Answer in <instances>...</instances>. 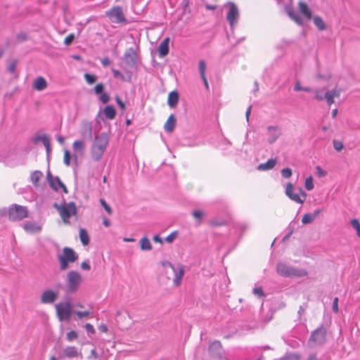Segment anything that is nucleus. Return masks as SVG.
Returning a JSON list of instances; mask_svg holds the SVG:
<instances>
[{"label":"nucleus","mask_w":360,"mask_h":360,"mask_svg":"<svg viewBox=\"0 0 360 360\" xmlns=\"http://www.w3.org/2000/svg\"><path fill=\"white\" fill-rule=\"evenodd\" d=\"M109 143L107 134L101 133L96 136L91 147V155L94 160L98 161L103 155Z\"/></svg>","instance_id":"f257e3e1"},{"label":"nucleus","mask_w":360,"mask_h":360,"mask_svg":"<svg viewBox=\"0 0 360 360\" xmlns=\"http://www.w3.org/2000/svg\"><path fill=\"white\" fill-rule=\"evenodd\" d=\"M277 273L283 277H303L307 275V272L301 269H296L283 262L278 263L276 266Z\"/></svg>","instance_id":"f03ea898"},{"label":"nucleus","mask_w":360,"mask_h":360,"mask_svg":"<svg viewBox=\"0 0 360 360\" xmlns=\"http://www.w3.org/2000/svg\"><path fill=\"white\" fill-rule=\"evenodd\" d=\"M53 207L58 210L63 222L65 224L69 222V219L71 217L77 214V208L74 202H64L60 205L55 203Z\"/></svg>","instance_id":"7ed1b4c3"},{"label":"nucleus","mask_w":360,"mask_h":360,"mask_svg":"<svg viewBox=\"0 0 360 360\" xmlns=\"http://www.w3.org/2000/svg\"><path fill=\"white\" fill-rule=\"evenodd\" d=\"M285 194L291 200L299 204H302L307 198L306 193L301 188L295 189L291 183L287 184Z\"/></svg>","instance_id":"20e7f679"},{"label":"nucleus","mask_w":360,"mask_h":360,"mask_svg":"<svg viewBox=\"0 0 360 360\" xmlns=\"http://www.w3.org/2000/svg\"><path fill=\"white\" fill-rule=\"evenodd\" d=\"M81 275L75 271H70L67 275V290L68 293H74L78 289L82 283Z\"/></svg>","instance_id":"39448f33"},{"label":"nucleus","mask_w":360,"mask_h":360,"mask_svg":"<svg viewBox=\"0 0 360 360\" xmlns=\"http://www.w3.org/2000/svg\"><path fill=\"white\" fill-rule=\"evenodd\" d=\"M8 214L11 220L20 221L27 217L28 211L26 207L14 204L9 208Z\"/></svg>","instance_id":"423d86ee"},{"label":"nucleus","mask_w":360,"mask_h":360,"mask_svg":"<svg viewBox=\"0 0 360 360\" xmlns=\"http://www.w3.org/2000/svg\"><path fill=\"white\" fill-rule=\"evenodd\" d=\"M57 316L62 321H68L72 314V305L70 302H59L55 305Z\"/></svg>","instance_id":"0eeeda50"},{"label":"nucleus","mask_w":360,"mask_h":360,"mask_svg":"<svg viewBox=\"0 0 360 360\" xmlns=\"http://www.w3.org/2000/svg\"><path fill=\"white\" fill-rule=\"evenodd\" d=\"M165 266L170 267L174 273L173 284L175 287H179L181 284V280L185 274V266L181 264H172L170 262H166Z\"/></svg>","instance_id":"6e6552de"},{"label":"nucleus","mask_w":360,"mask_h":360,"mask_svg":"<svg viewBox=\"0 0 360 360\" xmlns=\"http://www.w3.org/2000/svg\"><path fill=\"white\" fill-rule=\"evenodd\" d=\"M225 6L229 8V11L226 15V20L229 22L231 28L234 29L238 23L239 19V11L237 6L233 2H228Z\"/></svg>","instance_id":"1a4fd4ad"},{"label":"nucleus","mask_w":360,"mask_h":360,"mask_svg":"<svg viewBox=\"0 0 360 360\" xmlns=\"http://www.w3.org/2000/svg\"><path fill=\"white\" fill-rule=\"evenodd\" d=\"M315 98L318 101L326 100L328 105L330 106L334 103V98L337 96L336 91L326 90L325 89H316L314 91Z\"/></svg>","instance_id":"9d476101"},{"label":"nucleus","mask_w":360,"mask_h":360,"mask_svg":"<svg viewBox=\"0 0 360 360\" xmlns=\"http://www.w3.org/2000/svg\"><path fill=\"white\" fill-rule=\"evenodd\" d=\"M326 330L323 328H319L315 330L309 340V344L311 346L319 345L325 342Z\"/></svg>","instance_id":"9b49d317"},{"label":"nucleus","mask_w":360,"mask_h":360,"mask_svg":"<svg viewBox=\"0 0 360 360\" xmlns=\"http://www.w3.org/2000/svg\"><path fill=\"white\" fill-rule=\"evenodd\" d=\"M106 15L109 17L112 22H122L125 21L122 10L120 7L116 6L112 8L106 12Z\"/></svg>","instance_id":"f8f14e48"},{"label":"nucleus","mask_w":360,"mask_h":360,"mask_svg":"<svg viewBox=\"0 0 360 360\" xmlns=\"http://www.w3.org/2000/svg\"><path fill=\"white\" fill-rule=\"evenodd\" d=\"M58 296V292L52 290H46L41 295V302L43 304L53 303Z\"/></svg>","instance_id":"ddd939ff"},{"label":"nucleus","mask_w":360,"mask_h":360,"mask_svg":"<svg viewBox=\"0 0 360 360\" xmlns=\"http://www.w3.org/2000/svg\"><path fill=\"white\" fill-rule=\"evenodd\" d=\"M267 131V140L271 144L274 143L281 135V129L276 126H269Z\"/></svg>","instance_id":"4468645a"},{"label":"nucleus","mask_w":360,"mask_h":360,"mask_svg":"<svg viewBox=\"0 0 360 360\" xmlns=\"http://www.w3.org/2000/svg\"><path fill=\"white\" fill-rule=\"evenodd\" d=\"M47 178L49 181L50 186L55 190V191H59L60 189H62L65 193H67V188L64 184L60 181L59 177L56 176L55 178H53L51 174L49 172L47 174Z\"/></svg>","instance_id":"2eb2a0df"},{"label":"nucleus","mask_w":360,"mask_h":360,"mask_svg":"<svg viewBox=\"0 0 360 360\" xmlns=\"http://www.w3.org/2000/svg\"><path fill=\"white\" fill-rule=\"evenodd\" d=\"M124 60L129 66H134L136 63L137 55L133 48H129L124 54Z\"/></svg>","instance_id":"dca6fc26"},{"label":"nucleus","mask_w":360,"mask_h":360,"mask_svg":"<svg viewBox=\"0 0 360 360\" xmlns=\"http://www.w3.org/2000/svg\"><path fill=\"white\" fill-rule=\"evenodd\" d=\"M25 231L28 233H37L41 231V226L34 221H26L23 224Z\"/></svg>","instance_id":"f3484780"},{"label":"nucleus","mask_w":360,"mask_h":360,"mask_svg":"<svg viewBox=\"0 0 360 360\" xmlns=\"http://www.w3.org/2000/svg\"><path fill=\"white\" fill-rule=\"evenodd\" d=\"M59 257L70 263L75 262L77 259V256L74 250L70 248H65L63 251V255Z\"/></svg>","instance_id":"a211bd4d"},{"label":"nucleus","mask_w":360,"mask_h":360,"mask_svg":"<svg viewBox=\"0 0 360 360\" xmlns=\"http://www.w3.org/2000/svg\"><path fill=\"white\" fill-rule=\"evenodd\" d=\"M285 10L288 15V16L294 20L297 24L302 25V20L300 17V15L294 11L293 7L292 6V4L286 5L285 7Z\"/></svg>","instance_id":"6ab92c4d"},{"label":"nucleus","mask_w":360,"mask_h":360,"mask_svg":"<svg viewBox=\"0 0 360 360\" xmlns=\"http://www.w3.org/2000/svg\"><path fill=\"white\" fill-rule=\"evenodd\" d=\"M82 356V354L78 352L77 349L73 346H68L63 349V356L67 358H74Z\"/></svg>","instance_id":"aec40b11"},{"label":"nucleus","mask_w":360,"mask_h":360,"mask_svg":"<svg viewBox=\"0 0 360 360\" xmlns=\"http://www.w3.org/2000/svg\"><path fill=\"white\" fill-rule=\"evenodd\" d=\"M321 212V210L320 209H316L312 213H307L304 214L302 219V224H307L313 222Z\"/></svg>","instance_id":"412c9836"},{"label":"nucleus","mask_w":360,"mask_h":360,"mask_svg":"<svg viewBox=\"0 0 360 360\" xmlns=\"http://www.w3.org/2000/svg\"><path fill=\"white\" fill-rule=\"evenodd\" d=\"M276 159H269L264 163L259 164L257 169L259 171H267L273 169L276 165Z\"/></svg>","instance_id":"4be33fe9"},{"label":"nucleus","mask_w":360,"mask_h":360,"mask_svg":"<svg viewBox=\"0 0 360 360\" xmlns=\"http://www.w3.org/2000/svg\"><path fill=\"white\" fill-rule=\"evenodd\" d=\"M47 87V82L42 77H38L33 82V88L37 91H43Z\"/></svg>","instance_id":"5701e85b"},{"label":"nucleus","mask_w":360,"mask_h":360,"mask_svg":"<svg viewBox=\"0 0 360 360\" xmlns=\"http://www.w3.org/2000/svg\"><path fill=\"white\" fill-rule=\"evenodd\" d=\"M300 12L308 20L311 18L312 13L307 6V4L303 1H300L298 4Z\"/></svg>","instance_id":"b1692460"},{"label":"nucleus","mask_w":360,"mask_h":360,"mask_svg":"<svg viewBox=\"0 0 360 360\" xmlns=\"http://www.w3.org/2000/svg\"><path fill=\"white\" fill-rule=\"evenodd\" d=\"M169 41L168 37L165 38L160 44L158 47V53L160 56H165L169 52Z\"/></svg>","instance_id":"393cba45"},{"label":"nucleus","mask_w":360,"mask_h":360,"mask_svg":"<svg viewBox=\"0 0 360 360\" xmlns=\"http://www.w3.org/2000/svg\"><path fill=\"white\" fill-rule=\"evenodd\" d=\"M179 100V95L176 91H172L168 95L167 103L170 108H174Z\"/></svg>","instance_id":"a878e982"},{"label":"nucleus","mask_w":360,"mask_h":360,"mask_svg":"<svg viewBox=\"0 0 360 360\" xmlns=\"http://www.w3.org/2000/svg\"><path fill=\"white\" fill-rule=\"evenodd\" d=\"M175 124H176V118L174 115H171L168 117L166 123L165 124V127H164L165 130L167 132H172L174 129Z\"/></svg>","instance_id":"bb28decb"},{"label":"nucleus","mask_w":360,"mask_h":360,"mask_svg":"<svg viewBox=\"0 0 360 360\" xmlns=\"http://www.w3.org/2000/svg\"><path fill=\"white\" fill-rule=\"evenodd\" d=\"M103 113L108 119L112 120L115 117L116 110L113 106L107 105L103 109Z\"/></svg>","instance_id":"cd10ccee"},{"label":"nucleus","mask_w":360,"mask_h":360,"mask_svg":"<svg viewBox=\"0 0 360 360\" xmlns=\"http://www.w3.org/2000/svg\"><path fill=\"white\" fill-rule=\"evenodd\" d=\"M73 150L75 153L82 154L85 148V144L83 141L77 140L72 144Z\"/></svg>","instance_id":"c85d7f7f"},{"label":"nucleus","mask_w":360,"mask_h":360,"mask_svg":"<svg viewBox=\"0 0 360 360\" xmlns=\"http://www.w3.org/2000/svg\"><path fill=\"white\" fill-rule=\"evenodd\" d=\"M79 238L83 245H88L89 243V236L87 231L84 229L79 230Z\"/></svg>","instance_id":"c756f323"},{"label":"nucleus","mask_w":360,"mask_h":360,"mask_svg":"<svg viewBox=\"0 0 360 360\" xmlns=\"http://www.w3.org/2000/svg\"><path fill=\"white\" fill-rule=\"evenodd\" d=\"M42 176V172L39 170H36L31 174L30 180L34 186H37L38 185V181Z\"/></svg>","instance_id":"7c9ffc66"},{"label":"nucleus","mask_w":360,"mask_h":360,"mask_svg":"<svg viewBox=\"0 0 360 360\" xmlns=\"http://www.w3.org/2000/svg\"><path fill=\"white\" fill-rule=\"evenodd\" d=\"M37 140L41 141L43 144L44 145L47 153H49L51 150V146H50V141L49 139L46 135H40L37 137Z\"/></svg>","instance_id":"2f4dec72"},{"label":"nucleus","mask_w":360,"mask_h":360,"mask_svg":"<svg viewBox=\"0 0 360 360\" xmlns=\"http://www.w3.org/2000/svg\"><path fill=\"white\" fill-rule=\"evenodd\" d=\"M140 245L142 250H150L152 249L151 243L146 237H143L141 239Z\"/></svg>","instance_id":"473e14b6"},{"label":"nucleus","mask_w":360,"mask_h":360,"mask_svg":"<svg viewBox=\"0 0 360 360\" xmlns=\"http://www.w3.org/2000/svg\"><path fill=\"white\" fill-rule=\"evenodd\" d=\"M314 25L319 30H323L326 29V25L321 18L319 16H315L314 18Z\"/></svg>","instance_id":"72a5a7b5"},{"label":"nucleus","mask_w":360,"mask_h":360,"mask_svg":"<svg viewBox=\"0 0 360 360\" xmlns=\"http://www.w3.org/2000/svg\"><path fill=\"white\" fill-rule=\"evenodd\" d=\"M199 72L201 77H206L205 76V70H206V63L205 60H201L199 61L198 64Z\"/></svg>","instance_id":"f704fd0d"},{"label":"nucleus","mask_w":360,"mask_h":360,"mask_svg":"<svg viewBox=\"0 0 360 360\" xmlns=\"http://www.w3.org/2000/svg\"><path fill=\"white\" fill-rule=\"evenodd\" d=\"M221 349V343L219 341H214L209 347V350L211 353L217 352Z\"/></svg>","instance_id":"c9c22d12"},{"label":"nucleus","mask_w":360,"mask_h":360,"mask_svg":"<svg viewBox=\"0 0 360 360\" xmlns=\"http://www.w3.org/2000/svg\"><path fill=\"white\" fill-rule=\"evenodd\" d=\"M352 226L354 228L356 231V235L360 238V223L358 219H354L351 221Z\"/></svg>","instance_id":"e433bc0d"},{"label":"nucleus","mask_w":360,"mask_h":360,"mask_svg":"<svg viewBox=\"0 0 360 360\" xmlns=\"http://www.w3.org/2000/svg\"><path fill=\"white\" fill-rule=\"evenodd\" d=\"M304 186L307 191H311L313 189V188H314L313 179L311 176L306 179L305 182H304Z\"/></svg>","instance_id":"4c0bfd02"},{"label":"nucleus","mask_w":360,"mask_h":360,"mask_svg":"<svg viewBox=\"0 0 360 360\" xmlns=\"http://www.w3.org/2000/svg\"><path fill=\"white\" fill-rule=\"evenodd\" d=\"M84 78L86 82L89 84H92L96 81V77L94 75H91L89 73H86L84 75Z\"/></svg>","instance_id":"58836bf2"},{"label":"nucleus","mask_w":360,"mask_h":360,"mask_svg":"<svg viewBox=\"0 0 360 360\" xmlns=\"http://www.w3.org/2000/svg\"><path fill=\"white\" fill-rule=\"evenodd\" d=\"M70 160H71V155L68 150H65L64 151V159L63 162L64 164L67 166L70 165Z\"/></svg>","instance_id":"ea45409f"},{"label":"nucleus","mask_w":360,"mask_h":360,"mask_svg":"<svg viewBox=\"0 0 360 360\" xmlns=\"http://www.w3.org/2000/svg\"><path fill=\"white\" fill-rule=\"evenodd\" d=\"M281 175L283 178L288 179L292 176V169L290 168H284L281 172Z\"/></svg>","instance_id":"a19ab883"},{"label":"nucleus","mask_w":360,"mask_h":360,"mask_svg":"<svg viewBox=\"0 0 360 360\" xmlns=\"http://www.w3.org/2000/svg\"><path fill=\"white\" fill-rule=\"evenodd\" d=\"M112 74H113V77L115 78L120 79L122 81H125V77L119 70H115V69H112Z\"/></svg>","instance_id":"79ce46f5"},{"label":"nucleus","mask_w":360,"mask_h":360,"mask_svg":"<svg viewBox=\"0 0 360 360\" xmlns=\"http://www.w3.org/2000/svg\"><path fill=\"white\" fill-rule=\"evenodd\" d=\"M66 338L69 342H72L77 338V333L74 330H71L67 333Z\"/></svg>","instance_id":"37998d69"},{"label":"nucleus","mask_w":360,"mask_h":360,"mask_svg":"<svg viewBox=\"0 0 360 360\" xmlns=\"http://www.w3.org/2000/svg\"><path fill=\"white\" fill-rule=\"evenodd\" d=\"M193 217L199 221V222L201 221L202 217L204 216V213L201 210H195L192 213Z\"/></svg>","instance_id":"c03bdc74"},{"label":"nucleus","mask_w":360,"mask_h":360,"mask_svg":"<svg viewBox=\"0 0 360 360\" xmlns=\"http://www.w3.org/2000/svg\"><path fill=\"white\" fill-rule=\"evenodd\" d=\"M104 86L103 84L100 83L96 85L94 87V92L96 95H100L103 93Z\"/></svg>","instance_id":"a18cd8bd"},{"label":"nucleus","mask_w":360,"mask_h":360,"mask_svg":"<svg viewBox=\"0 0 360 360\" xmlns=\"http://www.w3.org/2000/svg\"><path fill=\"white\" fill-rule=\"evenodd\" d=\"M177 236L176 231H173L169 236L165 238V241L172 243Z\"/></svg>","instance_id":"49530a36"},{"label":"nucleus","mask_w":360,"mask_h":360,"mask_svg":"<svg viewBox=\"0 0 360 360\" xmlns=\"http://www.w3.org/2000/svg\"><path fill=\"white\" fill-rule=\"evenodd\" d=\"M100 202L101 204V205L103 207V208L105 210V211L109 214H112V209L110 208V207L106 203V202L105 201V200L103 199H101L100 200Z\"/></svg>","instance_id":"de8ad7c7"},{"label":"nucleus","mask_w":360,"mask_h":360,"mask_svg":"<svg viewBox=\"0 0 360 360\" xmlns=\"http://www.w3.org/2000/svg\"><path fill=\"white\" fill-rule=\"evenodd\" d=\"M60 267L61 270H65L68 267L69 262L65 260L62 257H59Z\"/></svg>","instance_id":"09e8293b"},{"label":"nucleus","mask_w":360,"mask_h":360,"mask_svg":"<svg viewBox=\"0 0 360 360\" xmlns=\"http://www.w3.org/2000/svg\"><path fill=\"white\" fill-rule=\"evenodd\" d=\"M99 100L103 103H106L109 101L110 100V96L108 94L106 93H102L101 94H100V96H99Z\"/></svg>","instance_id":"8fccbe9b"},{"label":"nucleus","mask_w":360,"mask_h":360,"mask_svg":"<svg viewBox=\"0 0 360 360\" xmlns=\"http://www.w3.org/2000/svg\"><path fill=\"white\" fill-rule=\"evenodd\" d=\"M253 293L258 297L264 296V292L261 287L255 288L253 289Z\"/></svg>","instance_id":"3c124183"},{"label":"nucleus","mask_w":360,"mask_h":360,"mask_svg":"<svg viewBox=\"0 0 360 360\" xmlns=\"http://www.w3.org/2000/svg\"><path fill=\"white\" fill-rule=\"evenodd\" d=\"M316 175L319 177H323L326 175V172L323 169H322L319 166H317L316 167Z\"/></svg>","instance_id":"603ef678"},{"label":"nucleus","mask_w":360,"mask_h":360,"mask_svg":"<svg viewBox=\"0 0 360 360\" xmlns=\"http://www.w3.org/2000/svg\"><path fill=\"white\" fill-rule=\"evenodd\" d=\"M76 315L77 316V318L81 319L83 317L87 316L89 315L90 312L89 311H75V312Z\"/></svg>","instance_id":"864d4df0"},{"label":"nucleus","mask_w":360,"mask_h":360,"mask_svg":"<svg viewBox=\"0 0 360 360\" xmlns=\"http://www.w3.org/2000/svg\"><path fill=\"white\" fill-rule=\"evenodd\" d=\"M74 38H75V36L73 34H70L69 35H68L65 38V40H64V44L65 45H69L70 44L72 41L74 40Z\"/></svg>","instance_id":"5fc2aeb1"},{"label":"nucleus","mask_w":360,"mask_h":360,"mask_svg":"<svg viewBox=\"0 0 360 360\" xmlns=\"http://www.w3.org/2000/svg\"><path fill=\"white\" fill-rule=\"evenodd\" d=\"M16 65H17V62L15 60H13V62L11 63V64L9 65L8 68V71L11 73H13L15 72Z\"/></svg>","instance_id":"6e6d98bb"},{"label":"nucleus","mask_w":360,"mask_h":360,"mask_svg":"<svg viewBox=\"0 0 360 360\" xmlns=\"http://www.w3.org/2000/svg\"><path fill=\"white\" fill-rule=\"evenodd\" d=\"M84 327L87 332L92 333V334H94L95 333V329L91 323H86Z\"/></svg>","instance_id":"4d7b16f0"},{"label":"nucleus","mask_w":360,"mask_h":360,"mask_svg":"<svg viewBox=\"0 0 360 360\" xmlns=\"http://www.w3.org/2000/svg\"><path fill=\"white\" fill-rule=\"evenodd\" d=\"M81 268L84 270H90L91 266L88 262L84 261L81 264Z\"/></svg>","instance_id":"13d9d810"},{"label":"nucleus","mask_w":360,"mask_h":360,"mask_svg":"<svg viewBox=\"0 0 360 360\" xmlns=\"http://www.w3.org/2000/svg\"><path fill=\"white\" fill-rule=\"evenodd\" d=\"M116 102H117V103L118 106H119L121 109H122V110H124V108H125V105H124V103L122 102V101L119 97H117V98H116Z\"/></svg>","instance_id":"bf43d9fd"},{"label":"nucleus","mask_w":360,"mask_h":360,"mask_svg":"<svg viewBox=\"0 0 360 360\" xmlns=\"http://www.w3.org/2000/svg\"><path fill=\"white\" fill-rule=\"evenodd\" d=\"M333 309L335 312H338V297H335L333 299Z\"/></svg>","instance_id":"052dcab7"},{"label":"nucleus","mask_w":360,"mask_h":360,"mask_svg":"<svg viewBox=\"0 0 360 360\" xmlns=\"http://www.w3.org/2000/svg\"><path fill=\"white\" fill-rule=\"evenodd\" d=\"M294 90L295 91H300L302 90V86H301L300 82H299V81L296 82L295 86H294Z\"/></svg>","instance_id":"680f3d73"},{"label":"nucleus","mask_w":360,"mask_h":360,"mask_svg":"<svg viewBox=\"0 0 360 360\" xmlns=\"http://www.w3.org/2000/svg\"><path fill=\"white\" fill-rule=\"evenodd\" d=\"M98 330L101 331V332H103V333H106L108 331V327L105 324H101L99 326H98Z\"/></svg>","instance_id":"e2e57ef3"},{"label":"nucleus","mask_w":360,"mask_h":360,"mask_svg":"<svg viewBox=\"0 0 360 360\" xmlns=\"http://www.w3.org/2000/svg\"><path fill=\"white\" fill-rule=\"evenodd\" d=\"M153 239L155 242H157V243H162V238L158 235L154 236Z\"/></svg>","instance_id":"0e129e2a"},{"label":"nucleus","mask_w":360,"mask_h":360,"mask_svg":"<svg viewBox=\"0 0 360 360\" xmlns=\"http://www.w3.org/2000/svg\"><path fill=\"white\" fill-rule=\"evenodd\" d=\"M104 66H107L110 64V60L108 58H103L101 61Z\"/></svg>","instance_id":"69168bd1"},{"label":"nucleus","mask_w":360,"mask_h":360,"mask_svg":"<svg viewBox=\"0 0 360 360\" xmlns=\"http://www.w3.org/2000/svg\"><path fill=\"white\" fill-rule=\"evenodd\" d=\"M201 79H202V81H203V83H204V85H205V88H206L207 89H209V84H208V82H207V80L206 77H201Z\"/></svg>","instance_id":"338daca9"},{"label":"nucleus","mask_w":360,"mask_h":360,"mask_svg":"<svg viewBox=\"0 0 360 360\" xmlns=\"http://www.w3.org/2000/svg\"><path fill=\"white\" fill-rule=\"evenodd\" d=\"M251 112V106H249V108L247 109L245 112L246 120L248 122L249 121V116Z\"/></svg>","instance_id":"774afa93"}]
</instances>
